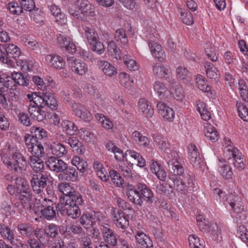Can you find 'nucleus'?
<instances>
[{"label":"nucleus","instance_id":"1","mask_svg":"<svg viewBox=\"0 0 248 248\" xmlns=\"http://www.w3.org/2000/svg\"><path fill=\"white\" fill-rule=\"evenodd\" d=\"M83 199L80 195L67 197L66 200L61 199L58 204L59 209L62 214L67 215L72 218H77L80 215L78 205L83 203Z\"/></svg>","mask_w":248,"mask_h":248},{"label":"nucleus","instance_id":"2","mask_svg":"<svg viewBox=\"0 0 248 248\" xmlns=\"http://www.w3.org/2000/svg\"><path fill=\"white\" fill-rule=\"evenodd\" d=\"M224 156L228 160H231L234 168L242 170L246 166V160L241 152L236 147H234L229 139H225L223 143Z\"/></svg>","mask_w":248,"mask_h":248},{"label":"nucleus","instance_id":"3","mask_svg":"<svg viewBox=\"0 0 248 248\" xmlns=\"http://www.w3.org/2000/svg\"><path fill=\"white\" fill-rule=\"evenodd\" d=\"M27 97L30 102L41 108L48 107L51 109H55L57 106V101L54 95L50 92H35L28 94Z\"/></svg>","mask_w":248,"mask_h":248},{"label":"nucleus","instance_id":"4","mask_svg":"<svg viewBox=\"0 0 248 248\" xmlns=\"http://www.w3.org/2000/svg\"><path fill=\"white\" fill-rule=\"evenodd\" d=\"M35 202L38 204L37 212H40V217L42 216L47 220H51L58 214V205H57L52 200L40 197L35 199ZM35 212L37 211H35Z\"/></svg>","mask_w":248,"mask_h":248},{"label":"nucleus","instance_id":"5","mask_svg":"<svg viewBox=\"0 0 248 248\" xmlns=\"http://www.w3.org/2000/svg\"><path fill=\"white\" fill-rule=\"evenodd\" d=\"M158 36V33L154 29L148 30L146 32V41L152 55L159 61L163 62L166 59V57L161 46L156 42Z\"/></svg>","mask_w":248,"mask_h":248},{"label":"nucleus","instance_id":"6","mask_svg":"<svg viewBox=\"0 0 248 248\" xmlns=\"http://www.w3.org/2000/svg\"><path fill=\"white\" fill-rule=\"evenodd\" d=\"M82 29L85 38L90 46L91 49L98 55L104 53L105 48L99 41V36L94 28L92 26H83Z\"/></svg>","mask_w":248,"mask_h":248},{"label":"nucleus","instance_id":"7","mask_svg":"<svg viewBox=\"0 0 248 248\" xmlns=\"http://www.w3.org/2000/svg\"><path fill=\"white\" fill-rule=\"evenodd\" d=\"M25 142L28 151L32 154L30 157H42L44 156V147L37 141L33 135H26Z\"/></svg>","mask_w":248,"mask_h":248},{"label":"nucleus","instance_id":"8","mask_svg":"<svg viewBox=\"0 0 248 248\" xmlns=\"http://www.w3.org/2000/svg\"><path fill=\"white\" fill-rule=\"evenodd\" d=\"M49 175L46 173L33 174L31 180L32 188L34 192L41 193L46 188Z\"/></svg>","mask_w":248,"mask_h":248},{"label":"nucleus","instance_id":"9","mask_svg":"<svg viewBox=\"0 0 248 248\" xmlns=\"http://www.w3.org/2000/svg\"><path fill=\"white\" fill-rule=\"evenodd\" d=\"M188 158L190 163L196 169H201L204 162L197 146L193 144L188 145Z\"/></svg>","mask_w":248,"mask_h":248},{"label":"nucleus","instance_id":"10","mask_svg":"<svg viewBox=\"0 0 248 248\" xmlns=\"http://www.w3.org/2000/svg\"><path fill=\"white\" fill-rule=\"evenodd\" d=\"M172 158L167 161V164L170 171L174 175H182L184 172V168L181 163V157L176 152L171 154Z\"/></svg>","mask_w":248,"mask_h":248},{"label":"nucleus","instance_id":"11","mask_svg":"<svg viewBox=\"0 0 248 248\" xmlns=\"http://www.w3.org/2000/svg\"><path fill=\"white\" fill-rule=\"evenodd\" d=\"M226 202L229 204L232 209L235 213L237 214H242L240 217H241L242 216L244 217H245V214L242 213L244 210V205L240 197L232 194L228 195L226 198Z\"/></svg>","mask_w":248,"mask_h":248},{"label":"nucleus","instance_id":"12","mask_svg":"<svg viewBox=\"0 0 248 248\" xmlns=\"http://www.w3.org/2000/svg\"><path fill=\"white\" fill-rule=\"evenodd\" d=\"M67 62L72 71L75 73L79 75H83L88 72L87 65L81 60L73 57H69L67 58Z\"/></svg>","mask_w":248,"mask_h":248},{"label":"nucleus","instance_id":"13","mask_svg":"<svg viewBox=\"0 0 248 248\" xmlns=\"http://www.w3.org/2000/svg\"><path fill=\"white\" fill-rule=\"evenodd\" d=\"M46 163L50 170L60 173L65 170L67 165L62 160L54 156H49Z\"/></svg>","mask_w":248,"mask_h":248},{"label":"nucleus","instance_id":"14","mask_svg":"<svg viewBox=\"0 0 248 248\" xmlns=\"http://www.w3.org/2000/svg\"><path fill=\"white\" fill-rule=\"evenodd\" d=\"M71 108L74 114L78 117L85 121H89L92 119V114L82 104L74 102L71 105Z\"/></svg>","mask_w":248,"mask_h":248},{"label":"nucleus","instance_id":"15","mask_svg":"<svg viewBox=\"0 0 248 248\" xmlns=\"http://www.w3.org/2000/svg\"><path fill=\"white\" fill-rule=\"evenodd\" d=\"M12 170L18 173L25 170L27 167V162L25 157L19 153H15L13 155Z\"/></svg>","mask_w":248,"mask_h":248},{"label":"nucleus","instance_id":"16","mask_svg":"<svg viewBox=\"0 0 248 248\" xmlns=\"http://www.w3.org/2000/svg\"><path fill=\"white\" fill-rule=\"evenodd\" d=\"M128 216L123 212H114L112 220L116 226L122 230H125L129 225Z\"/></svg>","mask_w":248,"mask_h":248},{"label":"nucleus","instance_id":"17","mask_svg":"<svg viewBox=\"0 0 248 248\" xmlns=\"http://www.w3.org/2000/svg\"><path fill=\"white\" fill-rule=\"evenodd\" d=\"M135 238L140 248H153L151 238L140 230H135Z\"/></svg>","mask_w":248,"mask_h":248},{"label":"nucleus","instance_id":"18","mask_svg":"<svg viewBox=\"0 0 248 248\" xmlns=\"http://www.w3.org/2000/svg\"><path fill=\"white\" fill-rule=\"evenodd\" d=\"M78 178V172L76 169L72 167H68L62 173L58 175V179L61 181L75 182Z\"/></svg>","mask_w":248,"mask_h":248},{"label":"nucleus","instance_id":"19","mask_svg":"<svg viewBox=\"0 0 248 248\" xmlns=\"http://www.w3.org/2000/svg\"><path fill=\"white\" fill-rule=\"evenodd\" d=\"M41 108L32 102H30L28 109V112L31 118L39 122L43 121L46 117V112Z\"/></svg>","mask_w":248,"mask_h":248},{"label":"nucleus","instance_id":"20","mask_svg":"<svg viewBox=\"0 0 248 248\" xmlns=\"http://www.w3.org/2000/svg\"><path fill=\"white\" fill-rule=\"evenodd\" d=\"M153 89L160 99L168 98L171 96L170 92L162 82L160 81H155L153 84Z\"/></svg>","mask_w":248,"mask_h":248},{"label":"nucleus","instance_id":"21","mask_svg":"<svg viewBox=\"0 0 248 248\" xmlns=\"http://www.w3.org/2000/svg\"><path fill=\"white\" fill-rule=\"evenodd\" d=\"M76 5L81 14L86 16H95L94 7L87 0H78Z\"/></svg>","mask_w":248,"mask_h":248},{"label":"nucleus","instance_id":"22","mask_svg":"<svg viewBox=\"0 0 248 248\" xmlns=\"http://www.w3.org/2000/svg\"><path fill=\"white\" fill-rule=\"evenodd\" d=\"M156 107L158 113L165 119L171 121L174 117V112L173 109L163 102H159Z\"/></svg>","mask_w":248,"mask_h":248},{"label":"nucleus","instance_id":"23","mask_svg":"<svg viewBox=\"0 0 248 248\" xmlns=\"http://www.w3.org/2000/svg\"><path fill=\"white\" fill-rule=\"evenodd\" d=\"M48 65L54 68L61 69L64 67L65 62L62 57L56 54H49L46 56Z\"/></svg>","mask_w":248,"mask_h":248},{"label":"nucleus","instance_id":"24","mask_svg":"<svg viewBox=\"0 0 248 248\" xmlns=\"http://www.w3.org/2000/svg\"><path fill=\"white\" fill-rule=\"evenodd\" d=\"M51 153L56 158H61L67 153V150L64 145L58 141H53L50 145Z\"/></svg>","mask_w":248,"mask_h":248},{"label":"nucleus","instance_id":"25","mask_svg":"<svg viewBox=\"0 0 248 248\" xmlns=\"http://www.w3.org/2000/svg\"><path fill=\"white\" fill-rule=\"evenodd\" d=\"M97 65L100 70L106 76L109 77H112L117 73L116 68L111 63L107 61L99 60L97 62Z\"/></svg>","mask_w":248,"mask_h":248},{"label":"nucleus","instance_id":"26","mask_svg":"<svg viewBox=\"0 0 248 248\" xmlns=\"http://www.w3.org/2000/svg\"><path fill=\"white\" fill-rule=\"evenodd\" d=\"M126 195L129 201L139 206H141L143 203L140 191H138L133 186L127 187Z\"/></svg>","mask_w":248,"mask_h":248},{"label":"nucleus","instance_id":"27","mask_svg":"<svg viewBox=\"0 0 248 248\" xmlns=\"http://www.w3.org/2000/svg\"><path fill=\"white\" fill-rule=\"evenodd\" d=\"M59 191L62 193L64 196L61 197L60 200L67 199V197H72L77 196V195H80L79 193H77L73 187L67 183H61L59 184L58 186Z\"/></svg>","mask_w":248,"mask_h":248},{"label":"nucleus","instance_id":"28","mask_svg":"<svg viewBox=\"0 0 248 248\" xmlns=\"http://www.w3.org/2000/svg\"><path fill=\"white\" fill-rule=\"evenodd\" d=\"M139 111L146 117H151L154 113L149 102L144 98H141L138 102Z\"/></svg>","mask_w":248,"mask_h":248},{"label":"nucleus","instance_id":"29","mask_svg":"<svg viewBox=\"0 0 248 248\" xmlns=\"http://www.w3.org/2000/svg\"><path fill=\"white\" fill-rule=\"evenodd\" d=\"M101 231L104 241L112 246H115L117 243L116 234L107 227H103Z\"/></svg>","mask_w":248,"mask_h":248},{"label":"nucleus","instance_id":"30","mask_svg":"<svg viewBox=\"0 0 248 248\" xmlns=\"http://www.w3.org/2000/svg\"><path fill=\"white\" fill-rule=\"evenodd\" d=\"M65 142L68 143L73 149V151L78 154H81L85 150L84 146L81 142H79L77 137H70Z\"/></svg>","mask_w":248,"mask_h":248},{"label":"nucleus","instance_id":"31","mask_svg":"<svg viewBox=\"0 0 248 248\" xmlns=\"http://www.w3.org/2000/svg\"><path fill=\"white\" fill-rule=\"evenodd\" d=\"M137 187L146 202H153L154 200V195L152 190L144 184L138 183Z\"/></svg>","mask_w":248,"mask_h":248},{"label":"nucleus","instance_id":"32","mask_svg":"<svg viewBox=\"0 0 248 248\" xmlns=\"http://www.w3.org/2000/svg\"><path fill=\"white\" fill-rule=\"evenodd\" d=\"M169 179H170L173 184V186L170 183L168 184L170 188L172 191V189H175L181 193H186L187 191V186L185 184L184 182L181 180H175L174 176L172 175L169 176Z\"/></svg>","mask_w":248,"mask_h":248},{"label":"nucleus","instance_id":"33","mask_svg":"<svg viewBox=\"0 0 248 248\" xmlns=\"http://www.w3.org/2000/svg\"><path fill=\"white\" fill-rule=\"evenodd\" d=\"M154 75L160 78H166L170 73L168 67L160 63H156L153 67Z\"/></svg>","mask_w":248,"mask_h":248},{"label":"nucleus","instance_id":"34","mask_svg":"<svg viewBox=\"0 0 248 248\" xmlns=\"http://www.w3.org/2000/svg\"><path fill=\"white\" fill-rule=\"evenodd\" d=\"M204 68L205 69L207 77L210 79H217L219 77V72L214 65L208 62L204 63Z\"/></svg>","mask_w":248,"mask_h":248},{"label":"nucleus","instance_id":"35","mask_svg":"<svg viewBox=\"0 0 248 248\" xmlns=\"http://www.w3.org/2000/svg\"><path fill=\"white\" fill-rule=\"evenodd\" d=\"M0 234L3 239L9 241L12 245L15 246L16 240L14 237V233L10 228L4 225H0Z\"/></svg>","mask_w":248,"mask_h":248},{"label":"nucleus","instance_id":"36","mask_svg":"<svg viewBox=\"0 0 248 248\" xmlns=\"http://www.w3.org/2000/svg\"><path fill=\"white\" fill-rule=\"evenodd\" d=\"M207 223L208 221L206 220H205L203 221L200 222L197 224V225L201 231L203 232H211L213 234H217V232L220 230H218V227L217 224L213 223L209 225Z\"/></svg>","mask_w":248,"mask_h":248},{"label":"nucleus","instance_id":"37","mask_svg":"<svg viewBox=\"0 0 248 248\" xmlns=\"http://www.w3.org/2000/svg\"><path fill=\"white\" fill-rule=\"evenodd\" d=\"M10 78L13 81V85L11 90H14L15 88L16 84L21 86H26L27 84V79L21 73L14 72L12 73Z\"/></svg>","mask_w":248,"mask_h":248},{"label":"nucleus","instance_id":"38","mask_svg":"<svg viewBox=\"0 0 248 248\" xmlns=\"http://www.w3.org/2000/svg\"><path fill=\"white\" fill-rule=\"evenodd\" d=\"M80 222L84 228L89 229L95 224V218L93 215L88 213H84L80 218Z\"/></svg>","mask_w":248,"mask_h":248},{"label":"nucleus","instance_id":"39","mask_svg":"<svg viewBox=\"0 0 248 248\" xmlns=\"http://www.w3.org/2000/svg\"><path fill=\"white\" fill-rule=\"evenodd\" d=\"M4 48L8 57H12L16 60L20 55V50L16 45L13 44H5Z\"/></svg>","mask_w":248,"mask_h":248},{"label":"nucleus","instance_id":"40","mask_svg":"<svg viewBox=\"0 0 248 248\" xmlns=\"http://www.w3.org/2000/svg\"><path fill=\"white\" fill-rule=\"evenodd\" d=\"M132 138L141 147H146L150 143L148 138L143 136L140 132L134 131L132 135Z\"/></svg>","mask_w":248,"mask_h":248},{"label":"nucleus","instance_id":"41","mask_svg":"<svg viewBox=\"0 0 248 248\" xmlns=\"http://www.w3.org/2000/svg\"><path fill=\"white\" fill-rule=\"evenodd\" d=\"M61 126L63 131L70 135H74L78 130L76 124L73 122L69 120L62 121Z\"/></svg>","mask_w":248,"mask_h":248},{"label":"nucleus","instance_id":"42","mask_svg":"<svg viewBox=\"0 0 248 248\" xmlns=\"http://www.w3.org/2000/svg\"><path fill=\"white\" fill-rule=\"evenodd\" d=\"M205 136L212 142L217 141L219 138L217 129L210 124H207L205 127Z\"/></svg>","mask_w":248,"mask_h":248},{"label":"nucleus","instance_id":"43","mask_svg":"<svg viewBox=\"0 0 248 248\" xmlns=\"http://www.w3.org/2000/svg\"><path fill=\"white\" fill-rule=\"evenodd\" d=\"M196 83L198 88L203 92L209 93L211 87L209 86L205 78L202 75H198L196 78Z\"/></svg>","mask_w":248,"mask_h":248},{"label":"nucleus","instance_id":"44","mask_svg":"<svg viewBox=\"0 0 248 248\" xmlns=\"http://www.w3.org/2000/svg\"><path fill=\"white\" fill-rule=\"evenodd\" d=\"M176 76L184 83L189 81L191 78L190 73L188 69L186 67L182 66H178L177 68Z\"/></svg>","mask_w":248,"mask_h":248},{"label":"nucleus","instance_id":"45","mask_svg":"<svg viewBox=\"0 0 248 248\" xmlns=\"http://www.w3.org/2000/svg\"><path fill=\"white\" fill-rule=\"evenodd\" d=\"M107 49L111 56L116 60H122L121 52L113 41L108 43Z\"/></svg>","mask_w":248,"mask_h":248},{"label":"nucleus","instance_id":"46","mask_svg":"<svg viewBox=\"0 0 248 248\" xmlns=\"http://www.w3.org/2000/svg\"><path fill=\"white\" fill-rule=\"evenodd\" d=\"M40 158L30 157V165L32 169L36 172V174L41 172L44 169V162Z\"/></svg>","mask_w":248,"mask_h":248},{"label":"nucleus","instance_id":"47","mask_svg":"<svg viewBox=\"0 0 248 248\" xmlns=\"http://www.w3.org/2000/svg\"><path fill=\"white\" fill-rule=\"evenodd\" d=\"M13 85V81L10 76L6 74L0 75V90H4L5 88L11 89Z\"/></svg>","mask_w":248,"mask_h":248},{"label":"nucleus","instance_id":"48","mask_svg":"<svg viewBox=\"0 0 248 248\" xmlns=\"http://www.w3.org/2000/svg\"><path fill=\"white\" fill-rule=\"evenodd\" d=\"M125 65L131 71H136L139 69V65L136 61L133 59L131 56L124 55L122 56Z\"/></svg>","mask_w":248,"mask_h":248},{"label":"nucleus","instance_id":"49","mask_svg":"<svg viewBox=\"0 0 248 248\" xmlns=\"http://www.w3.org/2000/svg\"><path fill=\"white\" fill-rule=\"evenodd\" d=\"M21 181V178H16V185H8L7 187V190L9 193L16 198H18L19 196V186L20 184L19 182Z\"/></svg>","mask_w":248,"mask_h":248},{"label":"nucleus","instance_id":"50","mask_svg":"<svg viewBox=\"0 0 248 248\" xmlns=\"http://www.w3.org/2000/svg\"><path fill=\"white\" fill-rule=\"evenodd\" d=\"M180 18L182 22L186 25H191L194 23L191 13L187 10H180Z\"/></svg>","mask_w":248,"mask_h":248},{"label":"nucleus","instance_id":"51","mask_svg":"<svg viewBox=\"0 0 248 248\" xmlns=\"http://www.w3.org/2000/svg\"><path fill=\"white\" fill-rule=\"evenodd\" d=\"M218 171L225 179H232L233 175V172L232 168L228 165L224 164L219 168Z\"/></svg>","mask_w":248,"mask_h":248},{"label":"nucleus","instance_id":"52","mask_svg":"<svg viewBox=\"0 0 248 248\" xmlns=\"http://www.w3.org/2000/svg\"><path fill=\"white\" fill-rule=\"evenodd\" d=\"M119 80L121 85L125 88L132 86L133 80L131 79L129 76L125 72H121L119 75Z\"/></svg>","mask_w":248,"mask_h":248},{"label":"nucleus","instance_id":"53","mask_svg":"<svg viewBox=\"0 0 248 248\" xmlns=\"http://www.w3.org/2000/svg\"><path fill=\"white\" fill-rule=\"evenodd\" d=\"M239 90L240 96L242 99L248 101V87L246 82L243 79H240L238 81Z\"/></svg>","mask_w":248,"mask_h":248},{"label":"nucleus","instance_id":"54","mask_svg":"<svg viewBox=\"0 0 248 248\" xmlns=\"http://www.w3.org/2000/svg\"><path fill=\"white\" fill-rule=\"evenodd\" d=\"M114 39L118 43H119V44L122 43L124 45L128 42L125 31L123 29H119L116 31L114 34Z\"/></svg>","mask_w":248,"mask_h":248},{"label":"nucleus","instance_id":"55","mask_svg":"<svg viewBox=\"0 0 248 248\" xmlns=\"http://www.w3.org/2000/svg\"><path fill=\"white\" fill-rule=\"evenodd\" d=\"M109 173V176L110 177L113 184L118 187L122 186L124 181L120 174L115 170H110Z\"/></svg>","mask_w":248,"mask_h":248},{"label":"nucleus","instance_id":"56","mask_svg":"<svg viewBox=\"0 0 248 248\" xmlns=\"http://www.w3.org/2000/svg\"><path fill=\"white\" fill-rule=\"evenodd\" d=\"M236 107L239 117L244 121L248 122V108L241 102H237Z\"/></svg>","mask_w":248,"mask_h":248},{"label":"nucleus","instance_id":"57","mask_svg":"<svg viewBox=\"0 0 248 248\" xmlns=\"http://www.w3.org/2000/svg\"><path fill=\"white\" fill-rule=\"evenodd\" d=\"M0 104L6 110H12L13 107V103L11 102L10 100H8L6 95L0 91Z\"/></svg>","mask_w":248,"mask_h":248},{"label":"nucleus","instance_id":"58","mask_svg":"<svg viewBox=\"0 0 248 248\" xmlns=\"http://www.w3.org/2000/svg\"><path fill=\"white\" fill-rule=\"evenodd\" d=\"M153 138L155 141L159 146V147L162 150H165L168 148L169 145L165 138H163L158 134H154Z\"/></svg>","mask_w":248,"mask_h":248},{"label":"nucleus","instance_id":"59","mask_svg":"<svg viewBox=\"0 0 248 248\" xmlns=\"http://www.w3.org/2000/svg\"><path fill=\"white\" fill-rule=\"evenodd\" d=\"M20 186H19V196L20 195H32L31 191L30 186L27 182L24 180L21 179L19 182Z\"/></svg>","mask_w":248,"mask_h":248},{"label":"nucleus","instance_id":"60","mask_svg":"<svg viewBox=\"0 0 248 248\" xmlns=\"http://www.w3.org/2000/svg\"><path fill=\"white\" fill-rule=\"evenodd\" d=\"M190 248H203L199 238L195 234H190L188 237Z\"/></svg>","mask_w":248,"mask_h":248},{"label":"nucleus","instance_id":"61","mask_svg":"<svg viewBox=\"0 0 248 248\" xmlns=\"http://www.w3.org/2000/svg\"><path fill=\"white\" fill-rule=\"evenodd\" d=\"M20 200L21 202L23 205V208L25 209H31V204L32 200V195H20L18 197Z\"/></svg>","mask_w":248,"mask_h":248},{"label":"nucleus","instance_id":"62","mask_svg":"<svg viewBox=\"0 0 248 248\" xmlns=\"http://www.w3.org/2000/svg\"><path fill=\"white\" fill-rule=\"evenodd\" d=\"M45 233L51 237H55L58 233L57 226L54 224H50L46 227L44 230Z\"/></svg>","mask_w":248,"mask_h":248},{"label":"nucleus","instance_id":"63","mask_svg":"<svg viewBox=\"0 0 248 248\" xmlns=\"http://www.w3.org/2000/svg\"><path fill=\"white\" fill-rule=\"evenodd\" d=\"M17 229L22 235H27L32 231V229L29 223H20L18 225Z\"/></svg>","mask_w":248,"mask_h":248},{"label":"nucleus","instance_id":"64","mask_svg":"<svg viewBox=\"0 0 248 248\" xmlns=\"http://www.w3.org/2000/svg\"><path fill=\"white\" fill-rule=\"evenodd\" d=\"M7 8L14 15H18L22 12V9L17 2H12L8 4Z\"/></svg>","mask_w":248,"mask_h":248}]
</instances>
